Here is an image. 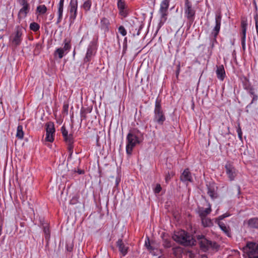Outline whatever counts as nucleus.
<instances>
[{
    "label": "nucleus",
    "mask_w": 258,
    "mask_h": 258,
    "mask_svg": "<svg viewBox=\"0 0 258 258\" xmlns=\"http://www.w3.org/2000/svg\"><path fill=\"white\" fill-rule=\"evenodd\" d=\"M163 245L165 247L169 248L171 247V241L169 239L164 238Z\"/></svg>",
    "instance_id": "e433bc0d"
},
{
    "label": "nucleus",
    "mask_w": 258,
    "mask_h": 258,
    "mask_svg": "<svg viewBox=\"0 0 258 258\" xmlns=\"http://www.w3.org/2000/svg\"><path fill=\"white\" fill-rule=\"evenodd\" d=\"M69 8L71 17L74 19H76L78 10V0H71Z\"/></svg>",
    "instance_id": "dca6fc26"
},
{
    "label": "nucleus",
    "mask_w": 258,
    "mask_h": 258,
    "mask_svg": "<svg viewBox=\"0 0 258 258\" xmlns=\"http://www.w3.org/2000/svg\"><path fill=\"white\" fill-rule=\"evenodd\" d=\"M142 28H143V26L142 25H141L140 26V27H139V28L138 29V31L137 33V35H140V31L142 29Z\"/></svg>",
    "instance_id": "de8ad7c7"
},
{
    "label": "nucleus",
    "mask_w": 258,
    "mask_h": 258,
    "mask_svg": "<svg viewBox=\"0 0 258 258\" xmlns=\"http://www.w3.org/2000/svg\"><path fill=\"white\" fill-rule=\"evenodd\" d=\"M118 32L123 36H124L126 35V31L124 28L123 26H120L118 27Z\"/></svg>",
    "instance_id": "4c0bfd02"
},
{
    "label": "nucleus",
    "mask_w": 258,
    "mask_h": 258,
    "mask_svg": "<svg viewBox=\"0 0 258 258\" xmlns=\"http://www.w3.org/2000/svg\"><path fill=\"white\" fill-rule=\"evenodd\" d=\"M43 232L45 235V239L48 242L50 238V232L47 224H46L45 225L43 226Z\"/></svg>",
    "instance_id": "cd10ccee"
},
{
    "label": "nucleus",
    "mask_w": 258,
    "mask_h": 258,
    "mask_svg": "<svg viewBox=\"0 0 258 258\" xmlns=\"http://www.w3.org/2000/svg\"><path fill=\"white\" fill-rule=\"evenodd\" d=\"M217 77L220 81H223L226 76L225 71L223 65L217 66L216 71Z\"/></svg>",
    "instance_id": "412c9836"
},
{
    "label": "nucleus",
    "mask_w": 258,
    "mask_h": 258,
    "mask_svg": "<svg viewBox=\"0 0 258 258\" xmlns=\"http://www.w3.org/2000/svg\"><path fill=\"white\" fill-rule=\"evenodd\" d=\"M97 50L96 43L95 41H91L87 47L86 56L84 58V62H89L95 55Z\"/></svg>",
    "instance_id": "9d476101"
},
{
    "label": "nucleus",
    "mask_w": 258,
    "mask_h": 258,
    "mask_svg": "<svg viewBox=\"0 0 258 258\" xmlns=\"http://www.w3.org/2000/svg\"><path fill=\"white\" fill-rule=\"evenodd\" d=\"M63 47L61 48V49L66 52L67 54L71 48V40L65 39L63 42Z\"/></svg>",
    "instance_id": "a878e982"
},
{
    "label": "nucleus",
    "mask_w": 258,
    "mask_h": 258,
    "mask_svg": "<svg viewBox=\"0 0 258 258\" xmlns=\"http://www.w3.org/2000/svg\"><path fill=\"white\" fill-rule=\"evenodd\" d=\"M197 238L199 240L201 248L204 251H206L210 248L217 249L219 247V245L216 242L208 240L203 235H198Z\"/></svg>",
    "instance_id": "39448f33"
},
{
    "label": "nucleus",
    "mask_w": 258,
    "mask_h": 258,
    "mask_svg": "<svg viewBox=\"0 0 258 258\" xmlns=\"http://www.w3.org/2000/svg\"><path fill=\"white\" fill-rule=\"evenodd\" d=\"M73 249V247L72 246H69L67 245V249L68 251H71Z\"/></svg>",
    "instance_id": "8fccbe9b"
},
{
    "label": "nucleus",
    "mask_w": 258,
    "mask_h": 258,
    "mask_svg": "<svg viewBox=\"0 0 258 258\" xmlns=\"http://www.w3.org/2000/svg\"><path fill=\"white\" fill-rule=\"evenodd\" d=\"M255 21V26H258V13H255L253 17Z\"/></svg>",
    "instance_id": "c03bdc74"
},
{
    "label": "nucleus",
    "mask_w": 258,
    "mask_h": 258,
    "mask_svg": "<svg viewBox=\"0 0 258 258\" xmlns=\"http://www.w3.org/2000/svg\"><path fill=\"white\" fill-rule=\"evenodd\" d=\"M30 28L31 30L36 32L39 29L40 26L37 23L33 22L30 24Z\"/></svg>",
    "instance_id": "c9c22d12"
},
{
    "label": "nucleus",
    "mask_w": 258,
    "mask_h": 258,
    "mask_svg": "<svg viewBox=\"0 0 258 258\" xmlns=\"http://www.w3.org/2000/svg\"><path fill=\"white\" fill-rule=\"evenodd\" d=\"M55 130L54 124L52 122H48L46 124V137L45 140L49 142H53Z\"/></svg>",
    "instance_id": "9b49d317"
},
{
    "label": "nucleus",
    "mask_w": 258,
    "mask_h": 258,
    "mask_svg": "<svg viewBox=\"0 0 258 258\" xmlns=\"http://www.w3.org/2000/svg\"><path fill=\"white\" fill-rule=\"evenodd\" d=\"M25 3H27V2L26 0H21V4H25Z\"/></svg>",
    "instance_id": "864d4df0"
},
{
    "label": "nucleus",
    "mask_w": 258,
    "mask_h": 258,
    "mask_svg": "<svg viewBox=\"0 0 258 258\" xmlns=\"http://www.w3.org/2000/svg\"><path fill=\"white\" fill-rule=\"evenodd\" d=\"M203 258H208V257L206 255H204Z\"/></svg>",
    "instance_id": "13d9d810"
},
{
    "label": "nucleus",
    "mask_w": 258,
    "mask_h": 258,
    "mask_svg": "<svg viewBox=\"0 0 258 258\" xmlns=\"http://www.w3.org/2000/svg\"><path fill=\"white\" fill-rule=\"evenodd\" d=\"M243 82L244 83V88L248 91L249 94L251 96L255 95L254 92V88L249 85L248 84L249 81L246 77L243 78Z\"/></svg>",
    "instance_id": "b1692460"
},
{
    "label": "nucleus",
    "mask_w": 258,
    "mask_h": 258,
    "mask_svg": "<svg viewBox=\"0 0 258 258\" xmlns=\"http://www.w3.org/2000/svg\"><path fill=\"white\" fill-rule=\"evenodd\" d=\"M161 186L160 184H157L154 189V192L156 194L159 193L161 190Z\"/></svg>",
    "instance_id": "37998d69"
},
{
    "label": "nucleus",
    "mask_w": 258,
    "mask_h": 258,
    "mask_svg": "<svg viewBox=\"0 0 258 258\" xmlns=\"http://www.w3.org/2000/svg\"><path fill=\"white\" fill-rule=\"evenodd\" d=\"M170 0H163L160 6L159 13L160 14V26L164 24L167 20V11L169 6Z\"/></svg>",
    "instance_id": "0eeeda50"
},
{
    "label": "nucleus",
    "mask_w": 258,
    "mask_h": 258,
    "mask_svg": "<svg viewBox=\"0 0 258 258\" xmlns=\"http://www.w3.org/2000/svg\"><path fill=\"white\" fill-rule=\"evenodd\" d=\"M61 132L62 135L63 137L65 136H67L69 135L68 131L66 130V127L64 126H62L61 127Z\"/></svg>",
    "instance_id": "79ce46f5"
},
{
    "label": "nucleus",
    "mask_w": 258,
    "mask_h": 258,
    "mask_svg": "<svg viewBox=\"0 0 258 258\" xmlns=\"http://www.w3.org/2000/svg\"><path fill=\"white\" fill-rule=\"evenodd\" d=\"M179 67H180V65L179 64V65L178 66V70H177V72H176V76H177L178 75V74H179V70H180V68H179Z\"/></svg>",
    "instance_id": "3c124183"
},
{
    "label": "nucleus",
    "mask_w": 258,
    "mask_h": 258,
    "mask_svg": "<svg viewBox=\"0 0 258 258\" xmlns=\"http://www.w3.org/2000/svg\"><path fill=\"white\" fill-rule=\"evenodd\" d=\"M145 245L148 250H152L154 249V248L150 244V241L148 238L145 240Z\"/></svg>",
    "instance_id": "ea45409f"
},
{
    "label": "nucleus",
    "mask_w": 258,
    "mask_h": 258,
    "mask_svg": "<svg viewBox=\"0 0 258 258\" xmlns=\"http://www.w3.org/2000/svg\"><path fill=\"white\" fill-rule=\"evenodd\" d=\"M184 10L185 17L190 22H192L195 18L196 10L189 0H185Z\"/></svg>",
    "instance_id": "6e6552de"
},
{
    "label": "nucleus",
    "mask_w": 258,
    "mask_h": 258,
    "mask_svg": "<svg viewBox=\"0 0 258 258\" xmlns=\"http://www.w3.org/2000/svg\"><path fill=\"white\" fill-rule=\"evenodd\" d=\"M219 226L220 229L228 237L231 236L230 229L229 226H227L223 222H215Z\"/></svg>",
    "instance_id": "5701e85b"
},
{
    "label": "nucleus",
    "mask_w": 258,
    "mask_h": 258,
    "mask_svg": "<svg viewBox=\"0 0 258 258\" xmlns=\"http://www.w3.org/2000/svg\"><path fill=\"white\" fill-rule=\"evenodd\" d=\"M142 28H143V26L142 25H141L140 26V27H139V28L138 29V31L137 33V35H140V31L142 29Z\"/></svg>",
    "instance_id": "09e8293b"
},
{
    "label": "nucleus",
    "mask_w": 258,
    "mask_h": 258,
    "mask_svg": "<svg viewBox=\"0 0 258 258\" xmlns=\"http://www.w3.org/2000/svg\"><path fill=\"white\" fill-rule=\"evenodd\" d=\"M119 181L120 179L119 178L116 179V186H117L118 185Z\"/></svg>",
    "instance_id": "603ef678"
},
{
    "label": "nucleus",
    "mask_w": 258,
    "mask_h": 258,
    "mask_svg": "<svg viewBox=\"0 0 258 258\" xmlns=\"http://www.w3.org/2000/svg\"><path fill=\"white\" fill-rule=\"evenodd\" d=\"M75 54H76V52H75V50L74 49V50L73 51V56L74 58H75Z\"/></svg>",
    "instance_id": "5fc2aeb1"
},
{
    "label": "nucleus",
    "mask_w": 258,
    "mask_h": 258,
    "mask_svg": "<svg viewBox=\"0 0 258 258\" xmlns=\"http://www.w3.org/2000/svg\"><path fill=\"white\" fill-rule=\"evenodd\" d=\"M236 132L237 133L238 138H239V139L240 140H241L242 138V131H241V127H240L239 124L238 125V127H237Z\"/></svg>",
    "instance_id": "a19ab883"
},
{
    "label": "nucleus",
    "mask_w": 258,
    "mask_h": 258,
    "mask_svg": "<svg viewBox=\"0 0 258 258\" xmlns=\"http://www.w3.org/2000/svg\"><path fill=\"white\" fill-rule=\"evenodd\" d=\"M201 219L202 225L205 227H211L213 225V222L212 220L206 217Z\"/></svg>",
    "instance_id": "bb28decb"
},
{
    "label": "nucleus",
    "mask_w": 258,
    "mask_h": 258,
    "mask_svg": "<svg viewBox=\"0 0 258 258\" xmlns=\"http://www.w3.org/2000/svg\"><path fill=\"white\" fill-rule=\"evenodd\" d=\"M212 212L211 205L210 203L208 204V207L204 208L203 207H199L198 209V213L201 219L207 217Z\"/></svg>",
    "instance_id": "a211bd4d"
},
{
    "label": "nucleus",
    "mask_w": 258,
    "mask_h": 258,
    "mask_svg": "<svg viewBox=\"0 0 258 258\" xmlns=\"http://www.w3.org/2000/svg\"><path fill=\"white\" fill-rule=\"evenodd\" d=\"M3 230V225L0 224V231H2Z\"/></svg>",
    "instance_id": "6e6d98bb"
},
{
    "label": "nucleus",
    "mask_w": 258,
    "mask_h": 258,
    "mask_svg": "<svg viewBox=\"0 0 258 258\" xmlns=\"http://www.w3.org/2000/svg\"><path fill=\"white\" fill-rule=\"evenodd\" d=\"M24 137V132L23 131V126L19 125L17 128L16 137L19 139H22Z\"/></svg>",
    "instance_id": "c85d7f7f"
},
{
    "label": "nucleus",
    "mask_w": 258,
    "mask_h": 258,
    "mask_svg": "<svg viewBox=\"0 0 258 258\" xmlns=\"http://www.w3.org/2000/svg\"><path fill=\"white\" fill-rule=\"evenodd\" d=\"M247 20L245 19H242L241 22V45L243 51H245L246 49V30H247Z\"/></svg>",
    "instance_id": "4468645a"
},
{
    "label": "nucleus",
    "mask_w": 258,
    "mask_h": 258,
    "mask_svg": "<svg viewBox=\"0 0 258 258\" xmlns=\"http://www.w3.org/2000/svg\"><path fill=\"white\" fill-rule=\"evenodd\" d=\"M180 180L183 182H185L186 184L188 182H192L193 179L191 176V173L188 169H185L180 176Z\"/></svg>",
    "instance_id": "f3484780"
},
{
    "label": "nucleus",
    "mask_w": 258,
    "mask_h": 258,
    "mask_svg": "<svg viewBox=\"0 0 258 258\" xmlns=\"http://www.w3.org/2000/svg\"><path fill=\"white\" fill-rule=\"evenodd\" d=\"M247 224L250 228L258 229V218H250L247 221Z\"/></svg>",
    "instance_id": "393cba45"
},
{
    "label": "nucleus",
    "mask_w": 258,
    "mask_h": 258,
    "mask_svg": "<svg viewBox=\"0 0 258 258\" xmlns=\"http://www.w3.org/2000/svg\"><path fill=\"white\" fill-rule=\"evenodd\" d=\"M74 143H68L67 144L68 145V151L71 156L73 153V148H74Z\"/></svg>",
    "instance_id": "58836bf2"
},
{
    "label": "nucleus",
    "mask_w": 258,
    "mask_h": 258,
    "mask_svg": "<svg viewBox=\"0 0 258 258\" xmlns=\"http://www.w3.org/2000/svg\"><path fill=\"white\" fill-rule=\"evenodd\" d=\"M110 23L108 19L103 17L100 20V28L104 32L109 31Z\"/></svg>",
    "instance_id": "6ab92c4d"
},
{
    "label": "nucleus",
    "mask_w": 258,
    "mask_h": 258,
    "mask_svg": "<svg viewBox=\"0 0 258 258\" xmlns=\"http://www.w3.org/2000/svg\"><path fill=\"white\" fill-rule=\"evenodd\" d=\"M208 194L213 200L217 198L216 192L215 191L214 188L211 186L208 187Z\"/></svg>",
    "instance_id": "7c9ffc66"
},
{
    "label": "nucleus",
    "mask_w": 258,
    "mask_h": 258,
    "mask_svg": "<svg viewBox=\"0 0 258 258\" xmlns=\"http://www.w3.org/2000/svg\"><path fill=\"white\" fill-rule=\"evenodd\" d=\"M25 31V28L22 26L15 27L9 38L10 44L12 47L16 48L21 44Z\"/></svg>",
    "instance_id": "f03ea898"
},
{
    "label": "nucleus",
    "mask_w": 258,
    "mask_h": 258,
    "mask_svg": "<svg viewBox=\"0 0 258 258\" xmlns=\"http://www.w3.org/2000/svg\"><path fill=\"white\" fill-rule=\"evenodd\" d=\"M230 215H231V214H230L228 213H224L223 215H220L219 217H218L217 218H216L215 222H222L221 220H222L224 218L229 217Z\"/></svg>",
    "instance_id": "f704fd0d"
},
{
    "label": "nucleus",
    "mask_w": 258,
    "mask_h": 258,
    "mask_svg": "<svg viewBox=\"0 0 258 258\" xmlns=\"http://www.w3.org/2000/svg\"><path fill=\"white\" fill-rule=\"evenodd\" d=\"M165 120L166 117L161 106V100L157 98L155 104L153 121L162 125Z\"/></svg>",
    "instance_id": "7ed1b4c3"
},
{
    "label": "nucleus",
    "mask_w": 258,
    "mask_h": 258,
    "mask_svg": "<svg viewBox=\"0 0 258 258\" xmlns=\"http://www.w3.org/2000/svg\"><path fill=\"white\" fill-rule=\"evenodd\" d=\"M243 252L248 258H258V244L255 242H247L243 248Z\"/></svg>",
    "instance_id": "423d86ee"
},
{
    "label": "nucleus",
    "mask_w": 258,
    "mask_h": 258,
    "mask_svg": "<svg viewBox=\"0 0 258 258\" xmlns=\"http://www.w3.org/2000/svg\"><path fill=\"white\" fill-rule=\"evenodd\" d=\"M2 231H0V236L1 235Z\"/></svg>",
    "instance_id": "bf43d9fd"
},
{
    "label": "nucleus",
    "mask_w": 258,
    "mask_h": 258,
    "mask_svg": "<svg viewBox=\"0 0 258 258\" xmlns=\"http://www.w3.org/2000/svg\"><path fill=\"white\" fill-rule=\"evenodd\" d=\"M140 142L138 135L136 132H130L126 137V153L131 155L134 148Z\"/></svg>",
    "instance_id": "20e7f679"
},
{
    "label": "nucleus",
    "mask_w": 258,
    "mask_h": 258,
    "mask_svg": "<svg viewBox=\"0 0 258 258\" xmlns=\"http://www.w3.org/2000/svg\"><path fill=\"white\" fill-rule=\"evenodd\" d=\"M117 5L119 10V14L124 18L127 17L128 12L125 1L118 0Z\"/></svg>",
    "instance_id": "2eb2a0df"
},
{
    "label": "nucleus",
    "mask_w": 258,
    "mask_h": 258,
    "mask_svg": "<svg viewBox=\"0 0 258 258\" xmlns=\"http://www.w3.org/2000/svg\"><path fill=\"white\" fill-rule=\"evenodd\" d=\"M78 173L80 174H81L83 173V171L82 170H79L78 171Z\"/></svg>",
    "instance_id": "4d7b16f0"
},
{
    "label": "nucleus",
    "mask_w": 258,
    "mask_h": 258,
    "mask_svg": "<svg viewBox=\"0 0 258 258\" xmlns=\"http://www.w3.org/2000/svg\"><path fill=\"white\" fill-rule=\"evenodd\" d=\"M65 54H66V52L61 49V47L56 48L54 52V55L55 56L58 55L59 58H62Z\"/></svg>",
    "instance_id": "c756f323"
},
{
    "label": "nucleus",
    "mask_w": 258,
    "mask_h": 258,
    "mask_svg": "<svg viewBox=\"0 0 258 258\" xmlns=\"http://www.w3.org/2000/svg\"><path fill=\"white\" fill-rule=\"evenodd\" d=\"M21 5L23 6V7L19 12L18 17L20 19H24L26 17L27 13L29 12V7L28 3H25V4H21Z\"/></svg>",
    "instance_id": "aec40b11"
},
{
    "label": "nucleus",
    "mask_w": 258,
    "mask_h": 258,
    "mask_svg": "<svg viewBox=\"0 0 258 258\" xmlns=\"http://www.w3.org/2000/svg\"><path fill=\"white\" fill-rule=\"evenodd\" d=\"M172 238L176 242L184 246L193 245L196 242L192 236L182 230L175 232Z\"/></svg>",
    "instance_id": "f257e3e1"
},
{
    "label": "nucleus",
    "mask_w": 258,
    "mask_h": 258,
    "mask_svg": "<svg viewBox=\"0 0 258 258\" xmlns=\"http://www.w3.org/2000/svg\"><path fill=\"white\" fill-rule=\"evenodd\" d=\"M222 17L220 14H216L215 16V25L210 35V38L213 41H216V38L221 28Z\"/></svg>",
    "instance_id": "1a4fd4ad"
},
{
    "label": "nucleus",
    "mask_w": 258,
    "mask_h": 258,
    "mask_svg": "<svg viewBox=\"0 0 258 258\" xmlns=\"http://www.w3.org/2000/svg\"><path fill=\"white\" fill-rule=\"evenodd\" d=\"M257 98H258V96L256 94L253 95L252 96V101L250 102V103L247 106V107L250 106L251 104H252L254 102V101H256L257 100Z\"/></svg>",
    "instance_id": "a18cd8bd"
},
{
    "label": "nucleus",
    "mask_w": 258,
    "mask_h": 258,
    "mask_svg": "<svg viewBox=\"0 0 258 258\" xmlns=\"http://www.w3.org/2000/svg\"><path fill=\"white\" fill-rule=\"evenodd\" d=\"M225 172L229 180L233 181L237 174V170L230 163L227 162L225 165Z\"/></svg>",
    "instance_id": "f8f14e48"
},
{
    "label": "nucleus",
    "mask_w": 258,
    "mask_h": 258,
    "mask_svg": "<svg viewBox=\"0 0 258 258\" xmlns=\"http://www.w3.org/2000/svg\"><path fill=\"white\" fill-rule=\"evenodd\" d=\"M116 247L118 248L121 256H124L128 252L129 247L127 243H125L120 238L116 241Z\"/></svg>",
    "instance_id": "ddd939ff"
},
{
    "label": "nucleus",
    "mask_w": 258,
    "mask_h": 258,
    "mask_svg": "<svg viewBox=\"0 0 258 258\" xmlns=\"http://www.w3.org/2000/svg\"><path fill=\"white\" fill-rule=\"evenodd\" d=\"M37 11L39 13H40L41 14H44L46 12L47 8L44 5H40L37 7Z\"/></svg>",
    "instance_id": "72a5a7b5"
},
{
    "label": "nucleus",
    "mask_w": 258,
    "mask_h": 258,
    "mask_svg": "<svg viewBox=\"0 0 258 258\" xmlns=\"http://www.w3.org/2000/svg\"><path fill=\"white\" fill-rule=\"evenodd\" d=\"M170 178H171V175H170V173L168 172L167 174H166V175L165 176V181H166V183L168 182V181H169Z\"/></svg>",
    "instance_id": "49530a36"
},
{
    "label": "nucleus",
    "mask_w": 258,
    "mask_h": 258,
    "mask_svg": "<svg viewBox=\"0 0 258 258\" xmlns=\"http://www.w3.org/2000/svg\"><path fill=\"white\" fill-rule=\"evenodd\" d=\"M92 5V3L90 0H87L84 2L82 8L85 11H88L90 10Z\"/></svg>",
    "instance_id": "2f4dec72"
},
{
    "label": "nucleus",
    "mask_w": 258,
    "mask_h": 258,
    "mask_svg": "<svg viewBox=\"0 0 258 258\" xmlns=\"http://www.w3.org/2000/svg\"><path fill=\"white\" fill-rule=\"evenodd\" d=\"M64 0H60L58 5V18L56 22V24H59L62 19V15L63 11V4Z\"/></svg>",
    "instance_id": "4be33fe9"
},
{
    "label": "nucleus",
    "mask_w": 258,
    "mask_h": 258,
    "mask_svg": "<svg viewBox=\"0 0 258 258\" xmlns=\"http://www.w3.org/2000/svg\"><path fill=\"white\" fill-rule=\"evenodd\" d=\"M65 142L68 143H74V138L73 135L72 134H70L67 136L63 137Z\"/></svg>",
    "instance_id": "473e14b6"
}]
</instances>
